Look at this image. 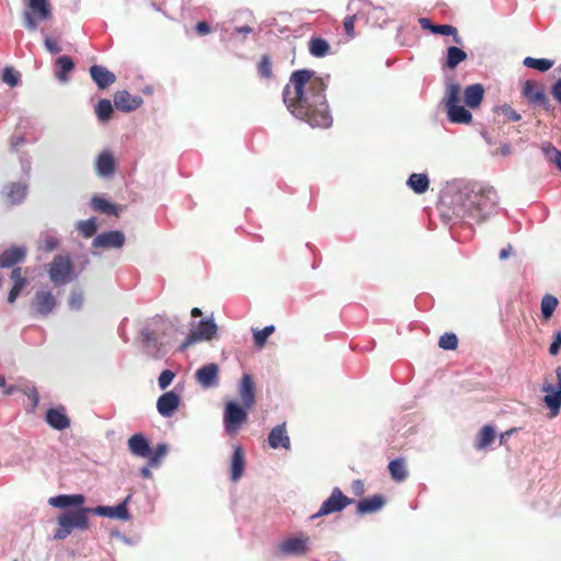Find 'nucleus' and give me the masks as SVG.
Wrapping results in <instances>:
<instances>
[{"label": "nucleus", "instance_id": "obj_21", "mask_svg": "<svg viewBox=\"0 0 561 561\" xmlns=\"http://www.w3.org/2000/svg\"><path fill=\"white\" fill-rule=\"evenodd\" d=\"M116 162L114 156L108 151L104 150L101 152L95 161V171L98 176L108 179L115 173Z\"/></svg>", "mask_w": 561, "mask_h": 561}, {"label": "nucleus", "instance_id": "obj_57", "mask_svg": "<svg viewBox=\"0 0 561 561\" xmlns=\"http://www.w3.org/2000/svg\"><path fill=\"white\" fill-rule=\"evenodd\" d=\"M11 279L13 280V284H22L21 286H26V278L22 276V268L15 267L11 272Z\"/></svg>", "mask_w": 561, "mask_h": 561}, {"label": "nucleus", "instance_id": "obj_5", "mask_svg": "<svg viewBox=\"0 0 561 561\" xmlns=\"http://www.w3.org/2000/svg\"><path fill=\"white\" fill-rule=\"evenodd\" d=\"M48 276L55 286H64L77 278L73 264L68 254H58L49 263Z\"/></svg>", "mask_w": 561, "mask_h": 561}, {"label": "nucleus", "instance_id": "obj_17", "mask_svg": "<svg viewBox=\"0 0 561 561\" xmlns=\"http://www.w3.org/2000/svg\"><path fill=\"white\" fill-rule=\"evenodd\" d=\"M238 392L241 399V404L245 408H253L255 404V387L251 375L244 374L238 385Z\"/></svg>", "mask_w": 561, "mask_h": 561}, {"label": "nucleus", "instance_id": "obj_29", "mask_svg": "<svg viewBox=\"0 0 561 561\" xmlns=\"http://www.w3.org/2000/svg\"><path fill=\"white\" fill-rule=\"evenodd\" d=\"M523 94L533 105H538L547 96L543 88L531 80H527L523 88Z\"/></svg>", "mask_w": 561, "mask_h": 561}, {"label": "nucleus", "instance_id": "obj_18", "mask_svg": "<svg viewBox=\"0 0 561 561\" xmlns=\"http://www.w3.org/2000/svg\"><path fill=\"white\" fill-rule=\"evenodd\" d=\"M26 253L27 250L25 247L13 245L9 249H5L0 254V267L11 268L19 263L24 262Z\"/></svg>", "mask_w": 561, "mask_h": 561}, {"label": "nucleus", "instance_id": "obj_40", "mask_svg": "<svg viewBox=\"0 0 561 561\" xmlns=\"http://www.w3.org/2000/svg\"><path fill=\"white\" fill-rule=\"evenodd\" d=\"M523 65L527 68L536 69L540 72H546L553 67L554 60L548 58L526 57L523 60Z\"/></svg>", "mask_w": 561, "mask_h": 561}, {"label": "nucleus", "instance_id": "obj_38", "mask_svg": "<svg viewBox=\"0 0 561 561\" xmlns=\"http://www.w3.org/2000/svg\"><path fill=\"white\" fill-rule=\"evenodd\" d=\"M495 438V430L492 425H484L479 435L478 439L474 444V447L479 450L488 448Z\"/></svg>", "mask_w": 561, "mask_h": 561}, {"label": "nucleus", "instance_id": "obj_41", "mask_svg": "<svg viewBox=\"0 0 561 561\" xmlns=\"http://www.w3.org/2000/svg\"><path fill=\"white\" fill-rule=\"evenodd\" d=\"M76 228L83 238L89 239L93 237L98 231V220L95 217H90L87 220H80L77 222Z\"/></svg>", "mask_w": 561, "mask_h": 561}, {"label": "nucleus", "instance_id": "obj_53", "mask_svg": "<svg viewBox=\"0 0 561 561\" xmlns=\"http://www.w3.org/2000/svg\"><path fill=\"white\" fill-rule=\"evenodd\" d=\"M541 151L546 160L552 163H554V161L557 160L558 156H560L561 152V150L557 149L553 145L549 142L542 145Z\"/></svg>", "mask_w": 561, "mask_h": 561}, {"label": "nucleus", "instance_id": "obj_19", "mask_svg": "<svg viewBox=\"0 0 561 561\" xmlns=\"http://www.w3.org/2000/svg\"><path fill=\"white\" fill-rule=\"evenodd\" d=\"M90 76L100 90H105L116 81L114 72L101 65H93L89 69Z\"/></svg>", "mask_w": 561, "mask_h": 561}, {"label": "nucleus", "instance_id": "obj_22", "mask_svg": "<svg viewBox=\"0 0 561 561\" xmlns=\"http://www.w3.org/2000/svg\"><path fill=\"white\" fill-rule=\"evenodd\" d=\"M47 424L57 431L66 430L70 426V419L66 414L64 407L49 408L45 415Z\"/></svg>", "mask_w": 561, "mask_h": 561}, {"label": "nucleus", "instance_id": "obj_30", "mask_svg": "<svg viewBox=\"0 0 561 561\" xmlns=\"http://www.w3.org/2000/svg\"><path fill=\"white\" fill-rule=\"evenodd\" d=\"M484 95V88L481 83L470 84L465 89V103L470 108L480 106Z\"/></svg>", "mask_w": 561, "mask_h": 561}, {"label": "nucleus", "instance_id": "obj_50", "mask_svg": "<svg viewBox=\"0 0 561 561\" xmlns=\"http://www.w3.org/2000/svg\"><path fill=\"white\" fill-rule=\"evenodd\" d=\"M84 296L82 290L72 289L69 295L68 306L71 310H80L83 307Z\"/></svg>", "mask_w": 561, "mask_h": 561}, {"label": "nucleus", "instance_id": "obj_34", "mask_svg": "<svg viewBox=\"0 0 561 561\" xmlns=\"http://www.w3.org/2000/svg\"><path fill=\"white\" fill-rule=\"evenodd\" d=\"M90 205L95 211H99L101 214H105L108 216L117 217L121 211V208L117 205H115V204L111 203L110 201H107L106 198L98 196V195H94L91 198Z\"/></svg>", "mask_w": 561, "mask_h": 561}, {"label": "nucleus", "instance_id": "obj_49", "mask_svg": "<svg viewBox=\"0 0 561 561\" xmlns=\"http://www.w3.org/2000/svg\"><path fill=\"white\" fill-rule=\"evenodd\" d=\"M167 451L168 445L164 443L159 444L154 450L151 449V455L148 457V465L150 467H157L160 459L165 456Z\"/></svg>", "mask_w": 561, "mask_h": 561}, {"label": "nucleus", "instance_id": "obj_11", "mask_svg": "<svg viewBox=\"0 0 561 561\" xmlns=\"http://www.w3.org/2000/svg\"><path fill=\"white\" fill-rule=\"evenodd\" d=\"M56 307L57 299L48 289L37 290L31 304L32 310L41 317H47L55 310Z\"/></svg>", "mask_w": 561, "mask_h": 561}, {"label": "nucleus", "instance_id": "obj_27", "mask_svg": "<svg viewBox=\"0 0 561 561\" xmlns=\"http://www.w3.org/2000/svg\"><path fill=\"white\" fill-rule=\"evenodd\" d=\"M386 504V499L381 494L364 497L357 503L356 512L359 515L373 514L380 511Z\"/></svg>", "mask_w": 561, "mask_h": 561}, {"label": "nucleus", "instance_id": "obj_23", "mask_svg": "<svg viewBox=\"0 0 561 561\" xmlns=\"http://www.w3.org/2000/svg\"><path fill=\"white\" fill-rule=\"evenodd\" d=\"M92 513L107 518L121 519L128 522L131 519V515L128 512V508H125V504H117L116 506H105L99 505L94 508H91Z\"/></svg>", "mask_w": 561, "mask_h": 561}, {"label": "nucleus", "instance_id": "obj_24", "mask_svg": "<svg viewBox=\"0 0 561 561\" xmlns=\"http://www.w3.org/2000/svg\"><path fill=\"white\" fill-rule=\"evenodd\" d=\"M267 442L270 447L273 449H277L279 447L289 449L290 438L287 434L285 423L278 424L271 430Z\"/></svg>", "mask_w": 561, "mask_h": 561}, {"label": "nucleus", "instance_id": "obj_12", "mask_svg": "<svg viewBox=\"0 0 561 561\" xmlns=\"http://www.w3.org/2000/svg\"><path fill=\"white\" fill-rule=\"evenodd\" d=\"M125 242L126 237L123 231L110 230L98 234L92 241V247L104 250L122 249Z\"/></svg>", "mask_w": 561, "mask_h": 561}, {"label": "nucleus", "instance_id": "obj_58", "mask_svg": "<svg viewBox=\"0 0 561 561\" xmlns=\"http://www.w3.org/2000/svg\"><path fill=\"white\" fill-rule=\"evenodd\" d=\"M22 284H13L11 290L9 291V295H8V302L9 304H13L15 302V300L18 299V297L20 296L21 291L23 290L24 286H21Z\"/></svg>", "mask_w": 561, "mask_h": 561}, {"label": "nucleus", "instance_id": "obj_61", "mask_svg": "<svg viewBox=\"0 0 561 561\" xmlns=\"http://www.w3.org/2000/svg\"><path fill=\"white\" fill-rule=\"evenodd\" d=\"M551 94L561 104V78L552 84Z\"/></svg>", "mask_w": 561, "mask_h": 561}, {"label": "nucleus", "instance_id": "obj_47", "mask_svg": "<svg viewBox=\"0 0 561 561\" xmlns=\"http://www.w3.org/2000/svg\"><path fill=\"white\" fill-rule=\"evenodd\" d=\"M438 346L446 351L456 350L458 346V337L455 333L446 332L444 333L438 341Z\"/></svg>", "mask_w": 561, "mask_h": 561}, {"label": "nucleus", "instance_id": "obj_44", "mask_svg": "<svg viewBox=\"0 0 561 561\" xmlns=\"http://www.w3.org/2000/svg\"><path fill=\"white\" fill-rule=\"evenodd\" d=\"M95 114L100 122H107L113 114V105L110 100L102 99L95 106Z\"/></svg>", "mask_w": 561, "mask_h": 561}, {"label": "nucleus", "instance_id": "obj_59", "mask_svg": "<svg viewBox=\"0 0 561 561\" xmlns=\"http://www.w3.org/2000/svg\"><path fill=\"white\" fill-rule=\"evenodd\" d=\"M44 45L50 54H58L61 51V47L59 46V44L50 37L45 38Z\"/></svg>", "mask_w": 561, "mask_h": 561}, {"label": "nucleus", "instance_id": "obj_62", "mask_svg": "<svg viewBox=\"0 0 561 561\" xmlns=\"http://www.w3.org/2000/svg\"><path fill=\"white\" fill-rule=\"evenodd\" d=\"M195 30L199 35H206L210 32V26L206 21H199L197 22Z\"/></svg>", "mask_w": 561, "mask_h": 561}, {"label": "nucleus", "instance_id": "obj_14", "mask_svg": "<svg viewBox=\"0 0 561 561\" xmlns=\"http://www.w3.org/2000/svg\"><path fill=\"white\" fill-rule=\"evenodd\" d=\"M356 2L363 3V9H367V18L373 25L382 27L388 23V14L383 7H376L368 0H351L347 7L348 10H351V7Z\"/></svg>", "mask_w": 561, "mask_h": 561}, {"label": "nucleus", "instance_id": "obj_33", "mask_svg": "<svg viewBox=\"0 0 561 561\" xmlns=\"http://www.w3.org/2000/svg\"><path fill=\"white\" fill-rule=\"evenodd\" d=\"M56 78L65 83L68 81V75L75 69V62L70 56L62 55L55 60Z\"/></svg>", "mask_w": 561, "mask_h": 561}, {"label": "nucleus", "instance_id": "obj_13", "mask_svg": "<svg viewBox=\"0 0 561 561\" xmlns=\"http://www.w3.org/2000/svg\"><path fill=\"white\" fill-rule=\"evenodd\" d=\"M219 368L215 363H210L199 367L195 373L196 381L204 389H210L218 385Z\"/></svg>", "mask_w": 561, "mask_h": 561}, {"label": "nucleus", "instance_id": "obj_43", "mask_svg": "<svg viewBox=\"0 0 561 561\" xmlns=\"http://www.w3.org/2000/svg\"><path fill=\"white\" fill-rule=\"evenodd\" d=\"M433 34L453 36L456 44L462 45V38L459 36L457 28L450 24H435Z\"/></svg>", "mask_w": 561, "mask_h": 561}, {"label": "nucleus", "instance_id": "obj_31", "mask_svg": "<svg viewBox=\"0 0 561 561\" xmlns=\"http://www.w3.org/2000/svg\"><path fill=\"white\" fill-rule=\"evenodd\" d=\"M449 122L454 124H469L472 121V114L463 105L454 104L446 107Z\"/></svg>", "mask_w": 561, "mask_h": 561}, {"label": "nucleus", "instance_id": "obj_52", "mask_svg": "<svg viewBox=\"0 0 561 561\" xmlns=\"http://www.w3.org/2000/svg\"><path fill=\"white\" fill-rule=\"evenodd\" d=\"M496 111L504 115L508 121L518 122L522 119L520 114H518L511 105L503 104L496 107Z\"/></svg>", "mask_w": 561, "mask_h": 561}, {"label": "nucleus", "instance_id": "obj_32", "mask_svg": "<svg viewBox=\"0 0 561 561\" xmlns=\"http://www.w3.org/2000/svg\"><path fill=\"white\" fill-rule=\"evenodd\" d=\"M4 193L13 205L21 204L27 194V185L21 182H13L4 187Z\"/></svg>", "mask_w": 561, "mask_h": 561}, {"label": "nucleus", "instance_id": "obj_6", "mask_svg": "<svg viewBox=\"0 0 561 561\" xmlns=\"http://www.w3.org/2000/svg\"><path fill=\"white\" fill-rule=\"evenodd\" d=\"M311 549V539L306 534L293 535L285 538L278 546L283 557H304Z\"/></svg>", "mask_w": 561, "mask_h": 561}, {"label": "nucleus", "instance_id": "obj_48", "mask_svg": "<svg viewBox=\"0 0 561 561\" xmlns=\"http://www.w3.org/2000/svg\"><path fill=\"white\" fill-rule=\"evenodd\" d=\"M259 76L263 79H271L273 77L272 61L268 55H263L257 64Z\"/></svg>", "mask_w": 561, "mask_h": 561}, {"label": "nucleus", "instance_id": "obj_10", "mask_svg": "<svg viewBox=\"0 0 561 561\" xmlns=\"http://www.w3.org/2000/svg\"><path fill=\"white\" fill-rule=\"evenodd\" d=\"M141 344L146 355L153 359H162L168 354L167 344L158 341L154 333L148 328L140 331Z\"/></svg>", "mask_w": 561, "mask_h": 561}, {"label": "nucleus", "instance_id": "obj_9", "mask_svg": "<svg viewBox=\"0 0 561 561\" xmlns=\"http://www.w3.org/2000/svg\"><path fill=\"white\" fill-rule=\"evenodd\" d=\"M557 382L546 381L542 385V391L546 393L543 402L550 410L552 416H556L561 409V366H558L554 370Z\"/></svg>", "mask_w": 561, "mask_h": 561}, {"label": "nucleus", "instance_id": "obj_25", "mask_svg": "<svg viewBox=\"0 0 561 561\" xmlns=\"http://www.w3.org/2000/svg\"><path fill=\"white\" fill-rule=\"evenodd\" d=\"M245 468V456L241 446H234L230 461V479L237 482L243 476Z\"/></svg>", "mask_w": 561, "mask_h": 561}, {"label": "nucleus", "instance_id": "obj_39", "mask_svg": "<svg viewBox=\"0 0 561 561\" xmlns=\"http://www.w3.org/2000/svg\"><path fill=\"white\" fill-rule=\"evenodd\" d=\"M330 51V45L328 41L322 37H311L309 41V53L313 57L322 58Z\"/></svg>", "mask_w": 561, "mask_h": 561}, {"label": "nucleus", "instance_id": "obj_42", "mask_svg": "<svg viewBox=\"0 0 561 561\" xmlns=\"http://www.w3.org/2000/svg\"><path fill=\"white\" fill-rule=\"evenodd\" d=\"M28 7L42 20H46L50 16L48 0H28Z\"/></svg>", "mask_w": 561, "mask_h": 561}, {"label": "nucleus", "instance_id": "obj_1", "mask_svg": "<svg viewBox=\"0 0 561 561\" xmlns=\"http://www.w3.org/2000/svg\"><path fill=\"white\" fill-rule=\"evenodd\" d=\"M330 75H318L311 69L295 70L283 89V101L296 118L311 127L329 128L333 118L330 113L325 90Z\"/></svg>", "mask_w": 561, "mask_h": 561}, {"label": "nucleus", "instance_id": "obj_56", "mask_svg": "<svg viewBox=\"0 0 561 561\" xmlns=\"http://www.w3.org/2000/svg\"><path fill=\"white\" fill-rule=\"evenodd\" d=\"M561 350V331L554 332L553 341L549 346V353L552 356H556L559 354Z\"/></svg>", "mask_w": 561, "mask_h": 561}, {"label": "nucleus", "instance_id": "obj_37", "mask_svg": "<svg viewBox=\"0 0 561 561\" xmlns=\"http://www.w3.org/2000/svg\"><path fill=\"white\" fill-rule=\"evenodd\" d=\"M391 478L397 482H402L408 478V470L403 458H396L388 465Z\"/></svg>", "mask_w": 561, "mask_h": 561}, {"label": "nucleus", "instance_id": "obj_45", "mask_svg": "<svg viewBox=\"0 0 561 561\" xmlns=\"http://www.w3.org/2000/svg\"><path fill=\"white\" fill-rule=\"evenodd\" d=\"M558 306V299L552 295H545L541 299V314L543 319L548 320L552 317Z\"/></svg>", "mask_w": 561, "mask_h": 561}, {"label": "nucleus", "instance_id": "obj_3", "mask_svg": "<svg viewBox=\"0 0 561 561\" xmlns=\"http://www.w3.org/2000/svg\"><path fill=\"white\" fill-rule=\"evenodd\" d=\"M89 513H92L91 508L83 506L62 513L58 517L59 528L56 530L54 538L62 540L66 539L73 529H87Z\"/></svg>", "mask_w": 561, "mask_h": 561}, {"label": "nucleus", "instance_id": "obj_51", "mask_svg": "<svg viewBox=\"0 0 561 561\" xmlns=\"http://www.w3.org/2000/svg\"><path fill=\"white\" fill-rule=\"evenodd\" d=\"M2 81L13 88L20 83V73L11 67H5L2 72Z\"/></svg>", "mask_w": 561, "mask_h": 561}, {"label": "nucleus", "instance_id": "obj_15", "mask_svg": "<svg viewBox=\"0 0 561 561\" xmlns=\"http://www.w3.org/2000/svg\"><path fill=\"white\" fill-rule=\"evenodd\" d=\"M142 103L144 100L140 95H131L127 90H121L114 94L115 107L125 113L137 110Z\"/></svg>", "mask_w": 561, "mask_h": 561}, {"label": "nucleus", "instance_id": "obj_28", "mask_svg": "<svg viewBox=\"0 0 561 561\" xmlns=\"http://www.w3.org/2000/svg\"><path fill=\"white\" fill-rule=\"evenodd\" d=\"M467 53L457 46H449L446 49L445 56L442 60V67L454 70L459 64L467 59Z\"/></svg>", "mask_w": 561, "mask_h": 561}, {"label": "nucleus", "instance_id": "obj_7", "mask_svg": "<svg viewBox=\"0 0 561 561\" xmlns=\"http://www.w3.org/2000/svg\"><path fill=\"white\" fill-rule=\"evenodd\" d=\"M217 330L218 327L213 318L201 320L197 324L196 330L192 331L186 336V339L180 345L179 350L183 352L197 342L213 340L217 333Z\"/></svg>", "mask_w": 561, "mask_h": 561}, {"label": "nucleus", "instance_id": "obj_16", "mask_svg": "<svg viewBox=\"0 0 561 561\" xmlns=\"http://www.w3.org/2000/svg\"><path fill=\"white\" fill-rule=\"evenodd\" d=\"M180 405V396L174 391L161 394L157 400V410L163 417H170Z\"/></svg>", "mask_w": 561, "mask_h": 561}, {"label": "nucleus", "instance_id": "obj_36", "mask_svg": "<svg viewBox=\"0 0 561 561\" xmlns=\"http://www.w3.org/2000/svg\"><path fill=\"white\" fill-rule=\"evenodd\" d=\"M407 185L415 194H423L430 187V179L426 173H412L408 180Z\"/></svg>", "mask_w": 561, "mask_h": 561}, {"label": "nucleus", "instance_id": "obj_54", "mask_svg": "<svg viewBox=\"0 0 561 561\" xmlns=\"http://www.w3.org/2000/svg\"><path fill=\"white\" fill-rule=\"evenodd\" d=\"M174 377H175V374L172 370H170V369L162 370L158 378V385H159L160 389H162V390L167 389L173 381Z\"/></svg>", "mask_w": 561, "mask_h": 561}, {"label": "nucleus", "instance_id": "obj_55", "mask_svg": "<svg viewBox=\"0 0 561 561\" xmlns=\"http://www.w3.org/2000/svg\"><path fill=\"white\" fill-rule=\"evenodd\" d=\"M60 244V241L59 239L54 236V234H50V233H45L43 236V247H44V250L45 251H54L56 250Z\"/></svg>", "mask_w": 561, "mask_h": 561}, {"label": "nucleus", "instance_id": "obj_35", "mask_svg": "<svg viewBox=\"0 0 561 561\" xmlns=\"http://www.w3.org/2000/svg\"><path fill=\"white\" fill-rule=\"evenodd\" d=\"M445 107L460 103V84L456 82L453 78L447 77L445 80Z\"/></svg>", "mask_w": 561, "mask_h": 561}, {"label": "nucleus", "instance_id": "obj_60", "mask_svg": "<svg viewBox=\"0 0 561 561\" xmlns=\"http://www.w3.org/2000/svg\"><path fill=\"white\" fill-rule=\"evenodd\" d=\"M356 20V14L348 15L344 19V28L347 35H354V23Z\"/></svg>", "mask_w": 561, "mask_h": 561}, {"label": "nucleus", "instance_id": "obj_2", "mask_svg": "<svg viewBox=\"0 0 561 561\" xmlns=\"http://www.w3.org/2000/svg\"><path fill=\"white\" fill-rule=\"evenodd\" d=\"M497 203L499 196L493 187L474 191L466 186L451 196L450 209L455 218L480 222L495 211Z\"/></svg>", "mask_w": 561, "mask_h": 561}, {"label": "nucleus", "instance_id": "obj_8", "mask_svg": "<svg viewBox=\"0 0 561 561\" xmlns=\"http://www.w3.org/2000/svg\"><path fill=\"white\" fill-rule=\"evenodd\" d=\"M353 503V500L347 497L340 488H334L330 496L323 501L319 511L311 515V519H316L329 514L342 512L346 506Z\"/></svg>", "mask_w": 561, "mask_h": 561}, {"label": "nucleus", "instance_id": "obj_46", "mask_svg": "<svg viewBox=\"0 0 561 561\" xmlns=\"http://www.w3.org/2000/svg\"><path fill=\"white\" fill-rule=\"evenodd\" d=\"M275 327L273 324L264 327L262 330H253V341L257 347H263L266 344L267 337L274 333Z\"/></svg>", "mask_w": 561, "mask_h": 561}, {"label": "nucleus", "instance_id": "obj_26", "mask_svg": "<svg viewBox=\"0 0 561 561\" xmlns=\"http://www.w3.org/2000/svg\"><path fill=\"white\" fill-rule=\"evenodd\" d=\"M84 502L85 496L83 494H60L48 500V503L51 506L58 508H78L82 506Z\"/></svg>", "mask_w": 561, "mask_h": 561}, {"label": "nucleus", "instance_id": "obj_63", "mask_svg": "<svg viewBox=\"0 0 561 561\" xmlns=\"http://www.w3.org/2000/svg\"><path fill=\"white\" fill-rule=\"evenodd\" d=\"M24 25L26 28H28L30 31H35L37 28V23L30 13L26 12L24 14Z\"/></svg>", "mask_w": 561, "mask_h": 561}, {"label": "nucleus", "instance_id": "obj_64", "mask_svg": "<svg viewBox=\"0 0 561 561\" xmlns=\"http://www.w3.org/2000/svg\"><path fill=\"white\" fill-rule=\"evenodd\" d=\"M496 154H501L503 157H507L512 153V147L508 142H504L501 145L499 150L495 152Z\"/></svg>", "mask_w": 561, "mask_h": 561}, {"label": "nucleus", "instance_id": "obj_20", "mask_svg": "<svg viewBox=\"0 0 561 561\" xmlns=\"http://www.w3.org/2000/svg\"><path fill=\"white\" fill-rule=\"evenodd\" d=\"M127 446L129 451L137 457L148 458L151 455L149 439L141 433H136L128 438Z\"/></svg>", "mask_w": 561, "mask_h": 561}, {"label": "nucleus", "instance_id": "obj_4", "mask_svg": "<svg viewBox=\"0 0 561 561\" xmlns=\"http://www.w3.org/2000/svg\"><path fill=\"white\" fill-rule=\"evenodd\" d=\"M244 404L237 401H228L224 408L222 423L225 433L229 436L238 434L243 424L247 423L249 410Z\"/></svg>", "mask_w": 561, "mask_h": 561}]
</instances>
